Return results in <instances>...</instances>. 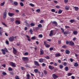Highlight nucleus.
I'll return each mask as SVG.
<instances>
[{"instance_id": "nucleus-1", "label": "nucleus", "mask_w": 79, "mask_h": 79, "mask_svg": "<svg viewBox=\"0 0 79 79\" xmlns=\"http://www.w3.org/2000/svg\"><path fill=\"white\" fill-rule=\"evenodd\" d=\"M9 40L10 42H13L15 40V37L13 36L10 37L9 38Z\"/></svg>"}, {"instance_id": "nucleus-2", "label": "nucleus", "mask_w": 79, "mask_h": 79, "mask_svg": "<svg viewBox=\"0 0 79 79\" xmlns=\"http://www.w3.org/2000/svg\"><path fill=\"white\" fill-rule=\"evenodd\" d=\"M22 60L23 61H27L29 60V58L27 57H23L22 58Z\"/></svg>"}, {"instance_id": "nucleus-3", "label": "nucleus", "mask_w": 79, "mask_h": 79, "mask_svg": "<svg viewBox=\"0 0 79 79\" xmlns=\"http://www.w3.org/2000/svg\"><path fill=\"white\" fill-rule=\"evenodd\" d=\"M6 18V12H5L3 14V19H5Z\"/></svg>"}, {"instance_id": "nucleus-4", "label": "nucleus", "mask_w": 79, "mask_h": 79, "mask_svg": "<svg viewBox=\"0 0 79 79\" xmlns=\"http://www.w3.org/2000/svg\"><path fill=\"white\" fill-rule=\"evenodd\" d=\"M34 63L35 66H40V64H39V63L37 61H35Z\"/></svg>"}, {"instance_id": "nucleus-5", "label": "nucleus", "mask_w": 79, "mask_h": 79, "mask_svg": "<svg viewBox=\"0 0 79 79\" xmlns=\"http://www.w3.org/2000/svg\"><path fill=\"white\" fill-rule=\"evenodd\" d=\"M10 66H13V67H16V65H15V63L13 62H10Z\"/></svg>"}, {"instance_id": "nucleus-6", "label": "nucleus", "mask_w": 79, "mask_h": 79, "mask_svg": "<svg viewBox=\"0 0 79 79\" xmlns=\"http://www.w3.org/2000/svg\"><path fill=\"white\" fill-rule=\"evenodd\" d=\"M49 35L50 37H52V36H53V31L51 30L50 31V33L49 34Z\"/></svg>"}, {"instance_id": "nucleus-7", "label": "nucleus", "mask_w": 79, "mask_h": 79, "mask_svg": "<svg viewBox=\"0 0 79 79\" xmlns=\"http://www.w3.org/2000/svg\"><path fill=\"white\" fill-rule=\"evenodd\" d=\"M40 55H44V51L42 49H40Z\"/></svg>"}, {"instance_id": "nucleus-8", "label": "nucleus", "mask_w": 79, "mask_h": 79, "mask_svg": "<svg viewBox=\"0 0 79 79\" xmlns=\"http://www.w3.org/2000/svg\"><path fill=\"white\" fill-rule=\"evenodd\" d=\"M13 53L15 55H16L17 54V50L14 48H13Z\"/></svg>"}, {"instance_id": "nucleus-9", "label": "nucleus", "mask_w": 79, "mask_h": 79, "mask_svg": "<svg viewBox=\"0 0 79 79\" xmlns=\"http://www.w3.org/2000/svg\"><path fill=\"white\" fill-rule=\"evenodd\" d=\"M40 29V28L39 27H34L33 28V31H37L39 30V29Z\"/></svg>"}, {"instance_id": "nucleus-10", "label": "nucleus", "mask_w": 79, "mask_h": 79, "mask_svg": "<svg viewBox=\"0 0 79 79\" xmlns=\"http://www.w3.org/2000/svg\"><path fill=\"white\" fill-rule=\"evenodd\" d=\"M8 14L9 16H10V17H12L13 16H14L15 15V14L13 13H9Z\"/></svg>"}, {"instance_id": "nucleus-11", "label": "nucleus", "mask_w": 79, "mask_h": 79, "mask_svg": "<svg viewBox=\"0 0 79 79\" xmlns=\"http://www.w3.org/2000/svg\"><path fill=\"white\" fill-rule=\"evenodd\" d=\"M52 24H55L56 26L58 25V23L56 21H53L52 22Z\"/></svg>"}, {"instance_id": "nucleus-12", "label": "nucleus", "mask_w": 79, "mask_h": 79, "mask_svg": "<svg viewBox=\"0 0 79 79\" xmlns=\"http://www.w3.org/2000/svg\"><path fill=\"white\" fill-rule=\"evenodd\" d=\"M65 53L67 55H69L70 53V51H69L68 50H65Z\"/></svg>"}, {"instance_id": "nucleus-13", "label": "nucleus", "mask_w": 79, "mask_h": 79, "mask_svg": "<svg viewBox=\"0 0 79 79\" xmlns=\"http://www.w3.org/2000/svg\"><path fill=\"white\" fill-rule=\"evenodd\" d=\"M69 45H71V46H73V45H74V43L73 41H70V44Z\"/></svg>"}, {"instance_id": "nucleus-14", "label": "nucleus", "mask_w": 79, "mask_h": 79, "mask_svg": "<svg viewBox=\"0 0 79 79\" xmlns=\"http://www.w3.org/2000/svg\"><path fill=\"white\" fill-rule=\"evenodd\" d=\"M48 67H49V69H51V70H52V69H54V68H54V67H52V66L50 65H49Z\"/></svg>"}, {"instance_id": "nucleus-15", "label": "nucleus", "mask_w": 79, "mask_h": 79, "mask_svg": "<svg viewBox=\"0 0 79 79\" xmlns=\"http://www.w3.org/2000/svg\"><path fill=\"white\" fill-rule=\"evenodd\" d=\"M69 34V31H65L64 32V34L65 35V36H67L66 34Z\"/></svg>"}, {"instance_id": "nucleus-16", "label": "nucleus", "mask_w": 79, "mask_h": 79, "mask_svg": "<svg viewBox=\"0 0 79 79\" xmlns=\"http://www.w3.org/2000/svg\"><path fill=\"white\" fill-rule=\"evenodd\" d=\"M26 37H27V40H28V41H29L30 42L31 40V39H30V37H29V35H26Z\"/></svg>"}, {"instance_id": "nucleus-17", "label": "nucleus", "mask_w": 79, "mask_h": 79, "mask_svg": "<svg viewBox=\"0 0 79 79\" xmlns=\"http://www.w3.org/2000/svg\"><path fill=\"white\" fill-rule=\"evenodd\" d=\"M52 77L53 78H54V79H56V78L58 77L55 74L52 75Z\"/></svg>"}, {"instance_id": "nucleus-18", "label": "nucleus", "mask_w": 79, "mask_h": 79, "mask_svg": "<svg viewBox=\"0 0 79 79\" xmlns=\"http://www.w3.org/2000/svg\"><path fill=\"white\" fill-rule=\"evenodd\" d=\"M1 51L2 52V54H3L4 55H5L6 54V52H5V50L2 49Z\"/></svg>"}, {"instance_id": "nucleus-19", "label": "nucleus", "mask_w": 79, "mask_h": 79, "mask_svg": "<svg viewBox=\"0 0 79 79\" xmlns=\"http://www.w3.org/2000/svg\"><path fill=\"white\" fill-rule=\"evenodd\" d=\"M44 59H40L39 60V62H40V63H42V62H43V61H44Z\"/></svg>"}, {"instance_id": "nucleus-20", "label": "nucleus", "mask_w": 79, "mask_h": 79, "mask_svg": "<svg viewBox=\"0 0 79 79\" xmlns=\"http://www.w3.org/2000/svg\"><path fill=\"white\" fill-rule=\"evenodd\" d=\"M55 56L56 57H58V56H61V55H60V54L59 53V54L57 53L55 54Z\"/></svg>"}, {"instance_id": "nucleus-21", "label": "nucleus", "mask_w": 79, "mask_h": 79, "mask_svg": "<svg viewBox=\"0 0 79 79\" xmlns=\"http://www.w3.org/2000/svg\"><path fill=\"white\" fill-rule=\"evenodd\" d=\"M65 10H69V7L68 6H66L65 7Z\"/></svg>"}, {"instance_id": "nucleus-22", "label": "nucleus", "mask_w": 79, "mask_h": 79, "mask_svg": "<svg viewBox=\"0 0 79 79\" xmlns=\"http://www.w3.org/2000/svg\"><path fill=\"white\" fill-rule=\"evenodd\" d=\"M14 4L15 5H16V6H17L18 5V2L15 1L14 2Z\"/></svg>"}, {"instance_id": "nucleus-23", "label": "nucleus", "mask_w": 79, "mask_h": 79, "mask_svg": "<svg viewBox=\"0 0 79 79\" xmlns=\"http://www.w3.org/2000/svg\"><path fill=\"white\" fill-rule=\"evenodd\" d=\"M15 23H16V24L18 25V24H20V22H19V21L16 20V21Z\"/></svg>"}, {"instance_id": "nucleus-24", "label": "nucleus", "mask_w": 79, "mask_h": 79, "mask_svg": "<svg viewBox=\"0 0 79 79\" xmlns=\"http://www.w3.org/2000/svg\"><path fill=\"white\" fill-rule=\"evenodd\" d=\"M74 8H75L76 11H78V10H79V7H74Z\"/></svg>"}, {"instance_id": "nucleus-25", "label": "nucleus", "mask_w": 79, "mask_h": 79, "mask_svg": "<svg viewBox=\"0 0 79 79\" xmlns=\"http://www.w3.org/2000/svg\"><path fill=\"white\" fill-rule=\"evenodd\" d=\"M62 12H63V11H62V10L60 9V10H59V11L58 12V14H61V13H62Z\"/></svg>"}, {"instance_id": "nucleus-26", "label": "nucleus", "mask_w": 79, "mask_h": 79, "mask_svg": "<svg viewBox=\"0 0 79 79\" xmlns=\"http://www.w3.org/2000/svg\"><path fill=\"white\" fill-rule=\"evenodd\" d=\"M73 34H74V35H76L77 34V31H74L73 32Z\"/></svg>"}, {"instance_id": "nucleus-27", "label": "nucleus", "mask_w": 79, "mask_h": 79, "mask_svg": "<svg viewBox=\"0 0 79 79\" xmlns=\"http://www.w3.org/2000/svg\"><path fill=\"white\" fill-rule=\"evenodd\" d=\"M70 23H73V22H75V20H74V19H71L70 20Z\"/></svg>"}, {"instance_id": "nucleus-28", "label": "nucleus", "mask_w": 79, "mask_h": 79, "mask_svg": "<svg viewBox=\"0 0 79 79\" xmlns=\"http://www.w3.org/2000/svg\"><path fill=\"white\" fill-rule=\"evenodd\" d=\"M79 66V64H77V63H75V64L74 65V66L76 67V66Z\"/></svg>"}, {"instance_id": "nucleus-29", "label": "nucleus", "mask_w": 79, "mask_h": 79, "mask_svg": "<svg viewBox=\"0 0 79 79\" xmlns=\"http://www.w3.org/2000/svg\"><path fill=\"white\" fill-rule=\"evenodd\" d=\"M30 25L31 26H35V24L33 23H32L30 24Z\"/></svg>"}, {"instance_id": "nucleus-30", "label": "nucleus", "mask_w": 79, "mask_h": 79, "mask_svg": "<svg viewBox=\"0 0 79 79\" xmlns=\"http://www.w3.org/2000/svg\"><path fill=\"white\" fill-rule=\"evenodd\" d=\"M34 71L35 73H38V71H38V69H35L34 70Z\"/></svg>"}, {"instance_id": "nucleus-31", "label": "nucleus", "mask_w": 79, "mask_h": 79, "mask_svg": "<svg viewBox=\"0 0 79 79\" xmlns=\"http://www.w3.org/2000/svg\"><path fill=\"white\" fill-rule=\"evenodd\" d=\"M66 71H68V67H66L64 69Z\"/></svg>"}, {"instance_id": "nucleus-32", "label": "nucleus", "mask_w": 79, "mask_h": 79, "mask_svg": "<svg viewBox=\"0 0 79 79\" xmlns=\"http://www.w3.org/2000/svg\"><path fill=\"white\" fill-rule=\"evenodd\" d=\"M27 79H29V77H30V76L29 74H27Z\"/></svg>"}, {"instance_id": "nucleus-33", "label": "nucleus", "mask_w": 79, "mask_h": 79, "mask_svg": "<svg viewBox=\"0 0 79 79\" xmlns=\"http://www.w3.org/2000/svg\"><path fill=\"white\" fill-rule=\"evenodd\" d=\"M1 23H2V24H3V25H4V26H6V27H7V25H6L5 23L2 22Z\"/></svg>"}, {"instance_id": "nucleus-34", "label": "nucleus", "mask_w": 79, "mask_h": 79, "mask_svg": "<svg viewBox=\"0 0 79 79\" xmlns=\"http://www.w3.org/2000/svg\"><path fill=\"white\" fill-rule=\"evenodd\" d=\"M6 44H7V45H9V41L7 40L6 41Z\"/></svg>"}, {"instance_id": "nucleus-35", "label": "nucleus", "mask_w": 79, "mask_h": 79, "mask_svg": "<svg viewBox=\"0 0 79 79\" xmlns=\"http://www.w3.org/2000/svg\"><path fill=\"white\" fill-rule=\"evenodd\" d=\"M20 5H21V6H24V4L22 2L20 3Z\"/></svg>"}, {"instance_id": "nucleus-36", "label": "nucleus", "mask_w": 79, "mask_h": 79, "mask_svg": "<svg viewBox=\"0 0 79 79\" xmlns=\"http://www.w3.org/2000/svg\"><path fill=\"white\" fill-rule=\"evenodd\" d=\"M44 58H46V59H50V57L48 56H45L44 57Z\"/></svg>"}, {"instance_id": "nucleus-37", "label": "nucleus", "mask_w": 79, "mask_h": 79, "mask_svg": "<svg viewBox=\"0 0 79 79\" xmlns=\"http://www.w3.org/2000/svg\"><path fill=\"white\" fill-rule=\"evenodd\" d=\"M35 38H36V37H35V36H34L33 37H32L31 38V39H32V40H34L35 39Z\"/></svg>"}, {"instance_id": "nucleus-38", "label": "nucleus", "mask_w": 79, "mask_h": 79, "mask_svg": "<svg viewBox=\"0 0 79 79\" xmlns=\"http://www.w3.org/2000/svg\"><path fill=\"white\" fill-rule=\"evenodd\" d=\"M42 27V25L41 24H39L38 25V27Z\"/></svg>"}, {"instance_id": "nucleus-39", "label": "nucleus", "mask_w": 79, "mask_h": 79, "mask_svg": "<svg viewBox=\"0 0 79 79\" xmlns=\"http://www.w3.org/2000/svg\"><path fill=\"white\" fill-rule=\"evenodd\" d=\"M59 68H60V69H62L63 68V66L62 64H60V65Z\"/></svg>"}, {"instance_id": "nucleus-40", "label": "nucleus", "mask_w": 79, "mask_h": 79, "mask_svg": "<svg viewBox=\"0 0 79 79\" xmlns=\"http://www.w3.org/2000/svg\"><path fill=\"white\" fill-rule=\"evenodd\" d=\"M2 74H3V76H5V75H6V73L4 72H2Z\"/></svg>"}, {"instance_id": "nucleus-41", "label": "nucleus", "mask_w": 79, "mask_h": 79, "mask_svg": "<svg viewBox=\"0 0 79 79\" xmlns=\"http://www.w3.org/2000/svg\"><path fill=\"white\" fill-rule=\"evenodd\" d=\"M62 48H67V46L66 45H64L62 47Z\"/></svg>"}, {"instance_id": "nucleus-42", "label": "nucleus", "mask_w": 79, "mask_h": 79, "mask_svg": "<svg viewBox=\"0 0 79 79\" xmlns=\"http://www.w3.org/2000/svg\"><path fill=\"white\" fill-rule=\"evenodd\" d=\"M39 37H40V38H42V37H43V35L42 34L39 35Z\"/></svg>"}, {"instance_id": "nucleus-43", "label": "nucleus", "mask_w": 79, "mask_h": 79, "mask_svg": "<svg viewBox=\"0 0 79 79\" xmlns=\"http://www.w3.org/2000/svg\"><path fill=\"white\" fill-rule=\"evenodd\" d=\"M44 73L45 75H47V72L46 70H44Z\"/></svg>"}, {"instance_id": "nucleus-44", "label": "nucleus", "mask_w": 79, "mask_h": 79, "mask_svg": "<svg viewBox=\"0 0 79 79\" xmlns=\"http://www.w3.org/2000/svg\"><path fill=\"white\" fill-rule=\"evenodd\" d=\"M8 70L9 71H13V69L11 68L10 67H9L8 69Z\"/></svg>"}, {"instance_id": "nucleus-45", "label": "nucleus", "mask_w": 79, "mask_h": 79, "mask_svg": "<svg viewBox=\"0 0 79 79\" xmlns=\"http://www.w3.org/2000/svg\"><path fill=\"white\" fill-rule=\"evenodd\" d=\"M70 43V41L69 42V41H66V44L67 45H68V44L69 45Z\"/></svg>"}, {"instance_id": "nucleus-46", "label": "nucleus", "mask_w": 79, "mask_h": 79, "mask_svg": "<svg viewBox=\"0 0 79 79\" xmlns=\"http://www.w3.org/2000/svg\"><path fill=\"white\" fill-rule=\"evenodd\" d=\"M4 4H5V2H4L3 3H1V6H3V5H4Z\"/></svg>"}, {"instance_id": "nucleus-47", "label": "nucleus", "mask_w": 79, "mask_h": 79, "mask_svg": "<svg viewBox=\"0 0 79 79\" xmlns=\"http://www.w3.org/2000/svg\"><path fill=\"white\" fill-rule=\"evenodd\" d=\"M30 6H32V7H34V5L32 3L30 4Z\"/></svg>"}, {"instance_id": "nucleus-48", "label": "nucleus", "mask_w": 79, "mask_h": 79, "mask_svg": "<svg viewBox=\"0 0 79 79\" xmlns=\"http://www.w3.org/2000/svg\"><path fill=\"white\" fill-rule=\"evenodd\" d=\"M10 19L12 22H13L15 21V19L13 18H11Z\"/></svg>"}, {"instance_id": "nucleus-49", "label": "nucleus", "mask_w": 79, "mask_h": 79, "mask_svg": "<svg viewBox=\"0 0 79 79\" xmlns=\"http://www.w3.org/2000/svg\"><path fill=\"white\" fill-rule=\"evenodd\" d=\"M5 51L6 52H8V51L7 50V49L6 48H5L4 49Z\"/></svg>"}, {"instance_id": "nucleus-50", "label": "nucleus", "mask_w": 79, "mask_h": 79, "mask_svg": "<svg viewBox=\"0 0 79 79\" xmlns=\"http://www.w3.org/2000/svg\"><path fill=\"white\" fill-rule=\"evenodd\" d=\"M45 46H46V47L48 48V47H50V45H48V44H47Z\"/></svg>"}, {"instance_id": "nucleus-51", "label": "nucleus", "mask_w": 79, "mask_h": 79, "mask_svg": "<svg viewBox=\"0 0 79 79\" xmlns=\"http://www.w3.org/2000/svg\"><path fill=\"white\" fill-rule=\"evenodd\" d=\"M72 73H68V76H71V75H72Z\"/></svg>"}, {"instance_id": "nucleus-52", "label": "nucleus", "mask_w": 79, "mask_h": 79, "mask_svg": "<svg viewBox=\"0 0 79 79\" xmlns=\"http://www.w3.org/2000/svg\"><path fill=\"white\" fill-rule=\"evenodd\" d=\"M36 11L37 12H38V13H39V12H40V10L39 9L37 10Z\"/></svg>"}, {"instance_id": "nucleus-53", "label": "nucleus", "mask_w": 79, "mask_h": 79, "mask_svg": "<svg viewBox=\"0 0 79 79\" xmlns=\"http://www.w3.org/2000/svg\"><path fill=\"white\" fill-rule=\"evenodd\" d=\"M61 30L62 31V32H63V33H64V30L63 28H61Z\"/></svg>"}, {"instance_id": "nucleus-54", "label": "nucleus", "mask_w": 79, "mask_h": 79, "mask_svg": "<svg viewBox=\"0 0 79 79\" xmlns=\"http://www.w3.org/2000/svg\"><path fill=\"white\" fill-rule=\"evenodd\" d=\"M51 11L52 12H55V10L54 9H52L51 10Z\"/></svg>"}, {"instance_id": "nucleus-55", "label": "nucleus", "mask_w": 79, "mask_h": 79, "mask_svg": "<svg viewBox=\"0 0 79 79\" xmlns=\"http://www.w3.org/2000/svg\"><path fill=\"white\" fill-rule=\"evenodd\" d=\"M64 2L65 3H67L68 2V0H64Z\"/></svg>"}, {"instance_id": "nucleus-56", "label": "nucleus", "mask_w": 79, "mask_h": 79, "mask_svg": "<svg viewBox=\"0 0 79 79\" xmlns=\"http://www.w3.org/2000/svg\"><path fill=\"white\" fill-rule=\"evenodd\" d=\"M56 8H60V7L59 6H56Z\"/></svg>"}, {"instance_id": "nucleus-57", "label": "nucleus", "mask_w": 79, "mask_h": 79, "mask_svg": "<svg viewBox=\"0 0 79 79\" xmlns=\"http://www.w3.org/2000/svg\"><path fill=\"white\" fill-rule=\"evenodd\" d=\"M24 55H28V52H26L24 53Z\"/></svg>"}, {"instance_id": "nucleus-58", "label": "nucleus", "mask_w": 79, "mask_h": 79, "mask_svg": "<svg viewBox=\"0 0 79 79\" xmlns=\"http://www.w3.org/2000/svg\"><path fill=\"white\" fill-rule=\"evenodd\" d=\"M65 27L66 29H67V28H70V27L68 26H65Z\"/></svg>"}, {"instance_id": "nucleus-59", "label": "nucleus", "mask_w": 79, "mask_h": 79, "mask_svg": "<svg viewBox=\"0 0 79 79\" xmlns=\"http://www.w3.org/2000/svg\"><path fill=\"white\" fill-rule=\"evenodd\" d=\"M40 23H44V20H41L40 21Z\"/></svg>"}, {"instance_id": "nucleus-60", "label": "nucleus", "mask_w": 79, "mask_h": 79, "mask_svg": "<svg viewBox=\"0 0 79 79\" xmlns=\"http://www.w3.org/2000/svg\"><path fill=\"white\" fill-rule=\"evenodd\" d=\"M15 12H16V13H19V10H15Z\"/></svg>"}, {"instance_id": "nucleus-61", "label": "nucleus", "mask_w": 79, "mask_h": 79, "mask_svg": "<svg viewBox=\"0 0 79 79\" xmlns=\"http://www.w3.org/2000/svg\"><path fill=\"white\" fill-rule=\"evenodd\" d=\"M15 79H19V77H18V76H16L15 77Z\"/></svg>"}, {"instance_id": "nucleus-62", "label": "nucleus", "mask_w": 79, "mask_h": 79, "mask_svg": "<svg viewBox=\"0 0 79 79\" xmlns=\"http://www.w3.org/2000/svg\"><path fill=\"white\" fill-rule=\"evenodd\" d=\"M30 32L31 34H32V32H33V31H32V30H30Z\"/></svg>"}, {"instance_id": "nucleus-63", "label": "nucleus", "mask_w": 79, "mask_h": 79, "mask_svg": "<svg viewBox=\"0 0 79 79\" xmlns=\"http://www.w3.org/2000/svg\"><path fill=\"white\" fill-rule=\"evenodd\" d=\"M70 60L71 62H73V59L72 58H70Z\"/></svg>"}, {"instance_id": "nucleus-64", "label": "nucleus", "mask_w": 79, "mask_h": 79, "mask_svg": "<svg viewBox=\"0 0 79 79\" xmlns=\"http://www.w3.org/2000/svg\"><path fill=\"white\" fill-rule=\"evenodd\" d=\"M2 66L4 67V68H5V67H6V65L5 64H2Z\"/></svg>"}]
</instances>
